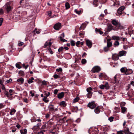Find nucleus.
Instances as JSON below:
<instances>
[{"label":"nucleus","mask_w":134,"mask_h":134,"mask_svg":"<svg viewBox=\"0 0 134 134\" xmlns=\"http://www.w3.org/2000/svg\"><path fill=\"white\" fill-rule=\"evenodd\" d=\"M100 70L101 69L99 66H95L93 68L92 71L93 73L97 72L100 71Z\"/></svg>","instance_id":"1"},{"label":"nucleus","mask_w":134,"mask_h":134,"mask_svg":"<svg viewBox=\"0 0 134 134\" xmlns=\"http://www.w3.org/2000/svg\"><path fill=\"white\" fill-rule=\"evenodd\" d=\"M107 26V30L108 31H110L112 30H115V27L114 28L113 26L111 24H108Z\"/></svg>","instance_id":"2"},{"label":"nucleus","mask_w":134,"mask_h":134,"mask_svg":"<svg viewBox=\"0 0 134 134\" xmlns=\"http://www.w3.org/2000/svg\"><path fill=\"white\" fill-rule=\"evenodd\" d=\"M125 7L124 6H122L120 7L117 10V12L118 14L120 15H121L123 11L125 9Z\"/></svg>","instance_id":"3"},{"label":"nucleus","mask_w":134,"mask_h":134,"mask_svg":"<svg viewBox=\"0 0 134 134\" xmlns=\"http://www.w3.org/2000/svg\"><path fill=\"white\" fill-rule=\"evenodd\" d=\"M5 8L6 10L7 13H9L12 9V7L8 3H7L5 5Z\"/></svg>","instance_id":"4"},{"label":"nucleus","mask_w":134,"mask_h":134,"mask_svg":"<svg viewBox=\"0 0 134 134\" xmlns=\"http://www.w3.org/2000/svg\"><path fill=\"white\" fill-rule=\"evenodd\" d=\"M41 124L40 123L37 124V125L34 126L32 128L34 131H36L40 129V126H41Z\"/></svg>","instance_id":"5"},{"label":"nucleus","mask_w":134,"mask_h":134,"mask_svg":"<svg viewBox=\"0 0 134 134\" xmlns=\"http://www.w3.org/2000/svg\"><path fill=\"white\" fill-rule=\"evenodd\" d=\"M86 45L89 48L91 47L92 45V42L88 40H86Z\"/></svg>","instance_id":"6"},{"label":"nucleus","mask_w":134,"mask_h":134,"mask_svg":"<svg viewBox=\"0 0 134 134\" xmlns=\"http://www.w3.org/2000/svg\"><path fill=\"white\" fill-rule=\"evenodd\" d=\"M88 106L90 108L93 109L96 107V105L94 102L89 103L88 104Z\"/></svg>","instance_id":"7"},{"label":"nucleus","mask_w":134,"mask_h":134,"mask_svg":"<svg viewBox=\"0 0 134 134\" xmlns=\"http://www.w3.org/2000/svg\"><path fill=\"white\" fill-rule=\"evenodd\" d=\"M61 24L60 23H58L56 24L54 26V28L56 30H59L61 27Z\"/></svg>","instance_id":"8"},{"label":"nucleus","mask_w":134,"mask_h":134,"mask_svg":"<svg viewBox=\"0 0 134 134\" xmlns=\"http://www.w3.org/2000/svg\"><path fill=\"white\" fill-rule=\"evenodd\" d=\"M119 55L117 54H114L113 55L112 58L113 60H117L119 59Z\"/></svg>","instance_id":"9"},{"label":"nucleus","mask_w":134,"mask_h":134,"mask_svg":"<svg viewBox=\"0 0 134 134\" xmlns=\"http://www.w3.org/2000/svg\"><path fill=\"white\" fill-rule=\"evenodd\" d=\"M51 44L52 42H51L50 41L49 42H47L45 43L44 45L43 46L44 47L48 48L50 47Z\"/></svg>","instance_id":"10"},{"label":"nucleus","mask_w":134,"mask_h":134,"mask_svg":"<svg viewBox=\"0 0 134 134\" xmlns=\"http://www.w3.org/2000/svg\"><path fill=\"white\" fill-rule=\"evenodd\" d=\"M126 53V51H120L119 53V57H121L123 56H125Z\"/></svg>","instance_id":"11"},{"label":"nucleus","mask_w":134,"mask_h":134,"mask_svg":"<svg viewBox=\"0 0 134 134\" xmlns=\"http://www.w3.org/2000/svg\"><path fill=\"white\" fill-rule=\"evenodd\" d=\"M133 71L132 70L129 69H126L125 74L126 75H129L132 73Z\"/></svg>","instance_id":"12"},{"label":"nucleus","mask_w":134,"mask_h":134,"mask_svg":"<svg viewBox=\"0 0 134 134\" xmlns=\"http://www.w3.org/2000/svg\"><path fill=\"white\" fill-rule=\"evenodd\" d=\"M112 24L116 27L118 25L119 23L118 21L114 19L111 22Z\"/></svg>","instance_id":"13"},{"label":"nucleus","mask_w":134,"mask_h":134,"mask_svg":"<svg viewBox=\"0 0 134 134\" xmlns=\"http://www.w3.org/2000/svg\"><path fill=\"white\" fill-rule=\"evenodd\" d=\"M64 95V92H61L58 94L57 97L59 99H61L63 97Z\"/></svg>","instance_id":"14"},{"label":"nucleus","mask_w":134,"mask_h":134,"mask_svg":"<svg viewBox=\"0 0 134 134\" xmlns=\"http://www.w3.org/2000/svg\"><path fill=\"white\" fill-rule=\"evenodd\" d=\"M117 26L115 27V30L117 31L119 29H123V26L119 23Z\"/></svg>","instance_id":"15"},{"label":"nucleus","mask_w":134,"mask_h":134,"mask_svg":"<svg viewBox=\"0 0 134 134\" xmlns=\"http://www.w3.org/2000/svg\"><path fill=\"white\" fill-rule=\"evenodd\" d=\"M121 38H120L119 37L116 36H114L112 37V39L114 40H120Z\"/></svg>","instance_id":"16"},{"label":"nucleus","mask_w":134,"mask_h":134,"mask_svg":"<svg viewBox=\"0 0 134 134\" xmlns=\"http://www.w3.org/2000/svg\"><path fill=\"white\" fill-rule=\"evenodd\" d=\"M27 130L26 129L21 130L20 132L21 134H26Z\"/></svg>","instance_id":"17"},{"label":"nucleus","mask_w":134,"mask_h":134,"mask_svg":"<svg viewBox=\"0 0 134 134\" xmlns=\"http://www.w3.org/2000/svg\"><path fill=\"white\" fill-rule=\"evenodd\" d=\"M16 111V110L14 109H11L10 114L11 115H13L15 113Z\"/></svg>","instance_id":"18"},{"label":"nucleus","mask_w":134,"mask_h":134,"mask_svg":"<svg viewBox=\"0 0 134 134\" xmlns=\"http://www.w3.org/2000/svg\"><path fill=\"white\" fill-rule=\"evenodd\" d=\"M123 132L125 134H129V128H125L123 131Z\"/></svg>","instance_id":"19"},{"label":"nucleus","mask_w":134,"mask_h":134,"mask_svg":"<svg viewBox=\"0 0 134 134\" xmlns=\"http://www.w3.org/2000/svg\"><path fill=\"white\" fill-rule=\"evenodd\" d=\"M86 91L88 93H93L92 92V89L90 87L87 88L86 89Z\"/></svg>","instance_id":"20"},{"label":"nucleus","mask_w":134,"mask_h":134,"mask_svg":"<svg viewBox=\"0 0 134 134\" xmlns=\"http://www.w3.org/2000/svg\"><path fill=\"white\" fill-rule=\"evenodd\" d=\"M121 112L124 113L127 110V109L125 107H121Z\"/></svg>","instance_id":"21"},{"label":"nucleus","mask_w":134,"mask_h":134,"mask_svg":"<svg viewBox=\"0 0 134 134\" xmlns=\"http://www.w3.org/2000/svg\"><path fill=\"white\" fill-rule=\"evenodd\" d=\"M49 108L51 111H53L54 109V106L52 105H50L49 106Z\"/></svg>","instance_id":"22"},{"label":"nucleus","mask_w":134,"mask_h":134,"mask_svg":"<svg viewBox=\"0 0 134 134\" xmlns=\"http://www.w3.org/2000/svg\"><path fill=\"white\" fill-rule=\"evenodd\" d=\"M17 81L19 82L22 83H23L24 81V80L23 78H20L17 80Z\"/></svg>","instance_id":"23"},{"label":"nucleus","mask_w":134,"mask_h":134,"mask_svg":"<svg viewBox=\"0 0 134 134\" xmlns=\"http://www.w3.org/2000/svg\"><path fill=\"white\" fill-rule=\"evenodd\" d=\"M126 69V68L125 67L122 68L120 69L121 72L122 73L124 72L125 73Z\"/></svg>","instance_id":"24"},{"label":"nucleus","mask_w":134,"mask_h":134,"mask_svg":"<svg viewBox=\"0 0 134 134\" xmlns=\"http://www.w3.org/2000/svg\"><path fill=\"white\" fill-rule=\"evenodd\" d=\"M34 80V78L32 77L31 78V79H29L28 81V82L29 83H32L33 82V80Z\"/></svg>","instance_id":"25"},{"label":"nucleus","mask_w":134,"mask_h":134,"mask_svg":"<svg viewBox=\"0 0 134 134\" xmlns=\"http://www.w3.org/2000/svg\"><path fill=\"white\" fill-rule=\"evenodd\" d=\"M65 6L66 9H68L70 8V6L69 4L68 3L66 2L65 4Z\"/></svg>","instance_id":"26"},{"label":"nucleus","mask_w":134,"mask_h":134,"mask_svg":"<svg viewBox=\"0 0 134 134\" xmlns=\"http://www.w3.org/2000/svg\"><path fill=\"white\" fill-rule=\"evenodd\" d=\"M79 99V97H76L74 99L73 101V103H75L77 102Z\"/></svg>","instance_id":"27"},{"label":"nucleus","mask_w":134,"mask_h":134,"mask_svg":"<svg viewBox=\"0 0 134 134\" xmlns=\"http://www.w3.org/2000/svg\"><path fill=\"white\" fill-rule=\"evenodd\" d=\"M60 105H62L63 107H65L66 106V104L64 101H62L60 103Z\"/></svg>","instance_id":"28"},{"label":"nucleus","mask_w":134,"mask_h":134,"mask_svg":"<svg viewBox=\"0 0 134 134\" xmlns=\"http://www.w3.org/2000/svg\"><path fill=\"white\" fill-rule=\"evenodd\" d=\"M104 85L105 86V88L106 89H108L109 88V87L107 82H106L105 85Z\"/></svg>","instance_id":"29"},{"label":"nucleus","mask_w":134,"mask_h":134,"mask_svg":"<svg viewBox=\"0 0 134 134\" xmlns=\"http://www.w3.org/2000/svg\"><path fill=\"white\" fill-rule=\"evenodd\" d=\"M95 112L97 114H98L99 113L100 111L98 107L96 108L94 110Z\"/></svg>","instance_id":"30"},{"label":"nucleus","mask_w":134,"mask_h":134,"mask_svg":"<svg viewBox=\"0 0 134 134\" xmlns=\"http://www.w3.org/2000/svg\"><path fill=\"white\" fill-rule=\"evenodd\" d=\"M93 93H88L87 94V96L88 98H91Z\"/></svg>","instance_id":"31"},{"label":"nucleus","mask_w":134,"mask_h":134,"mask_svg":"<svg viewBox=\"0 0 134 134\" xmlns=\"http://www.w3.org/2000/svg\"><path fill=\"white\" fill-rule=\"evenodd\" d=\"M47 97L46 96H44V98L43 99V101L46 103H47L48 102V100L47 99Z\"/></svg>","instance_id":"32"},{"label":"nucleus","mask_w":134,"mask_h":134,"mask_svg":"<svg viewBox=\"0 0 134 134\" xmlns=\"http://www.w3.org/2000/svg\"><path fill=\"white\" fill-rule=\"evenodd\" d=\"M75 11L76 13L78 15H80L81 13V10L78 11L77 9H75Z\"/></svg>","instance_id":"33"},{"label":"nucleus","mask_w":134,"mask_h":134,"mask_svg":"<svg viewBox=\"0 0 134 134\" xmlns=\"http://www.w3.org/2000/svg\"><path fill=\"white\" fill-rule=\"evenodd\" d=\"M112 45V43L111 42H107V46L108 47H110Z\"/></svg>","instance_id":"34"},{"label":"nucleus","mask_w":134,"mask_h":134,"mask_svg":"<svg viewBox=\"0 0 134 134\" xmlns=\"http://www.w3.org/2000/svg\"><path fill=\"white\" fill-rule=\"evenodd\" d=\"M81 62L82 64H85L86 63V60L85 59H83L82 60Z\"/></svg>","instance_id":"35"},{"label":"nucleus","mask_w":134,"mask_h":134,"mask_svg":"<svg viewBox=\"0 0 134 134\" xmlns=\"http://www.w3.org/2000/svg\"><path fill=\"white\" fill-rule=\"evenodd\" d=\"M71 44V46H74L75 45V42L73 40H71L70 42Z\"/></svg>","instance_id":"36"},{"label":"nucleus","mask_w":134,"mask_h":134,"mask_svg":"<svg viewBox=\"0 0 134 134\" xmlns=\"http://www.w3.org/2000/svg\"><path fill=\"white\" fill-rule=\"evenodd\" d=\"M4 94L7 97H9V94L8 91H5L4 92Z\"/></svg>","instance_id":"37"},{"label":"nucleus","mask_w":134,"mask_h":134,"mask_svg":"<svg viewBox=\"0 0 134 134\" xmlns=\"http://www.w3.org/2000/svg\"><path fill=\"white\" fill-rule=\"evenodd\" d=\"M114 44L116 46H118L119 44V43L118 41H115V42L114 43Z\"/></svg>","instance_id":"38"},{"label":"nucleus","mask_w":134,"mask_h":134,"mask_svg":"<svg viewBox=\"0 0 134 134\" xmlns=\"http://www.w3.org/2000/svg\"><path fill=\"white\" fill-rule=\"evenodd\" d=\"M56 71H57L58 72H59V71H62V68H59L58 69H57L56 70Z\"/></svg>","instance_id":"39"},{"label":"nucleus","mask_w":134,"mask_h":134,"mask_svg":"<svg viewBox=\"0 0 134 134\" xmlns=\"http://www.w3.org/2000/svg\"><path fill=\"white\" fill-rule=\"evenodd\" d=\"M16 67L18 69H20L21 68V66L18 63H17L16 64Z\"/></svg>","instance_id":"40"},{"label":"nucleus","mask_w":134,"mask_h":134,"mask_svg":"<svg viewBox=\"0 0 134 134\" xmlns=\"http://www.w3.org/2000/svg\"><path fill=\"white\" fill-rule=\"evenodd\" d=\"M99 87L102 89H104L105 88V86L103 85H101L99 86Z\"/></svg>","instance_id":"41"},{"label":"nucleus","mask_w":134,"mask_h":134,"mask_svg":"<svg viewBox=\"0 0 134 134\" xmlns=\"http://www.w3.org/2000/svg\"><path fill=\"white\" fill-rule=\"evenodd\" d=\"M114 117L111 116L109 118L108 120L110 122H112L113 121Z\"/></svg>","instance_id":"42"},{"label":"nucleus","mask_w":134,"mask_h":134,"mask_svg":"<svg viewBox=\"0 0 134 134\" xmlns=\"http://www.w3.org/2000/svg\"><path fill=\"white\" fill-rule=\"evenodd\" d=\"M24 44V43L21 42H19L18 45L19 46H21Z\"/></svg>","instance_id":"43"},{"label":"nucleus","mask_w":134,"mask_h":134,"mask_svg":"<svg viewBox=\"0 0 134 134\" xmlns=\"http://www.w3.org/2000/svg\"><path fill=\"white\" fill-rule=\"evenodd\" d=\"M47 128L46 124H45L44 125H42V126L41 129H46Z\"/></svg>","instance_id":"44"},{"label":"nucleus","mask_w":134,"mask_h":134,"mask_svg":"<svg viewBox=\"0 0 134 134\" xmlns=\"http://www.w3.org/2000/svg\"><path fill=\"white\" fill-rule=\"evenodd\" d=\"M86 25L85 23H83L81 25L80 27L81 29H83V28H84L85 27H86Z\"/></svg>","instance_id":"45"},{"label":"nucleus","mask_w":134,"mask_h":134,"mask_svg":"<svg viewBox=\"0 0 134 134\" xmlns=\"http://www.w3.org/2000/svg\"><path fill=\"white\" fill-rule=\"evenodd\" d=\"M64 49L63 47H60L58 49V51L59 52H60L62 51Z\"/></svg>","instance_id":"46"},{"label":"nucleus","mask_w":134,"mask_h":134,"mask_svg":"<svg viewBox=\"0 0 134 134\" xmlns=\"http://www.w3.org/2000/svg\"><path fill=\"white\" fill-rule=\"evenodd\" d=\"M53 77L54 78L56 79L59 78V76L58 75L55 74L53 75Z\"/></svg>","instance_id":"47"},{"label":"nucleus","mask_w":134,"mask_h":134,"mask_svg":"<svg viewBox=\"0 0 134 134\" xmlns=\"http://www.w3.org/2000/svg\"><path fill=\"white\" fill-rule=\"evenodd\" d=\"M3 21V19L2 18H0V26L2 25Z\"/></svg>","instance_id":"48"},{"label":"nucleus","mask_w":134,"mask_h":134,"mask_svg":"<svg viewBox=\"0 0 134 134\" xmlns=\"http://www.w3.org/2000/svg\"><path fill=\"white\" fill-rule=\"evenodd\" d=\"M42 85H46L47 83L46 81H43L42 82Z\"/></svg>","instance_id":"49"},{"label":"nucleus","mask_w":134,"mask_h":134,"mask_svg":"<svg viewBox=\"0 0 134 134\" xmlns=\"http://www.w3.org/2000/svg\"><path fill=\"white\" fill-rule=\"evenodd\" d=\"M60 40L61 41L63 42H65V41H67V40L64 39L62 38L61 37H60Z\"/></svg>","instance_id":"50"},{"label":"nucleus","mask_w":134,"mask_h":134,"mask_svg":"<svg viewBox=\"0 0 134 134\" xmlns=\"http://www.w3.org/2000/svg\"><path fill=\"white\" fill-rule=\"evenodd\" d=\"M95 31L96 33H99L100 31V30L99 29H98L97 28H96L95 29Z\"/></svg>","instance_id":"51"},{"label":"nucleus","mask_w":134,"mask_h":134,"mask_svg":"<svg viewBox=\"0 0 134 134\" xmlns=\"http://www.w3.org/2000/svg\"><path fill=\"white\" fill-rule=\"evenodd\" d=\"M30 93L31 94V96L33 97L34 96V93H33L32 91H30Z\"/></svg>","instance_id":"52"},{"label":"nucleus","mask_w":134,"mask_h":134,"mask_svg":"<svg viewBox=\"0 0 134 134\" xmlns=\"http://www.w3.org/2000/svg\"><path fill=\"white\" fill-rule=\"evenodd\" d=\"M104 50L105 52L107 51L108 50V47L107 46V47H105L104 48Z\"/></svg>","instance_id":"53"},{"label":"nucleus","mask_w":134,"mask_h":134,"mask_svg":"<svg viewBox=\"0 0 134 134\" xmlns=\"http://www.w3.org/2000/svg\"><path fill=\"white\" fill-rule=\"evenodd\" d=\"M3 10L2 9H0V14H3Z\"/></svg>","instance_id":"54"},{"label":"nucleus","mask_w":134,"mask_h":134,"mask_svg":"<svg viewBox=\"0 0 134 134\" xmlns=\"http://www.w3.org/2000/svg\"><path fill=\"white\" fill-rule=\"evenodd\" d=\"M80 43V41H77L76 43V45L77 47H79V45Z\"/></svg>","instance_id":"55"},{"label":"nucleus","mask_w":134,"mask_h":134,"mask_svg":"<svg viewBox=\"0 0 134 134\" xmlns=\"http://www.w3.org/2000/svg\"><path fill=\"white\" fill-rule=\"evenodd\" d=\"M4 105L2 103H0V109L3 108L4 107Z\"/></svg>","instance_id":"56"},{"label":"nucleus","mask_w":134,"mask_h":134,"mask_svg":"<svg viewBox=\"0 0 134 134\" xmlns=\"http://www.w3.org/2000/svg\"><path fill=\"white\" fill-rule=\"evenodd\" d=\"M49 52L51 54H53V52L52 51L50 48L49 49Z\"/></svg>","instance_id":"57"},{"label":"nucleus","mask_w":134,"mask_h":134,"mask_svg":"<svg viewBox=\"0 0 134 134\" xmlns=\"http://www.w3.org/2000/svg\"><path fill=\"white\" fill-rule=\"evenodd\" d=\"M48 14L49 16H51V15L52 14V12L51 11H49L48 12Z\"/></svg>","instance_id":"58"},{"label":"nucleus","mask_w":134,"mask_h":134,"mask_svg":"<svg viewBox=\"0 0 134 134\" xmlns=\"http://www.w3.org/2000/svg\"><path fill=\"white\" fill-rule=\"evenodd\" d=\"M103 76V74L102 73H100L99 75V78H101Z\"/></svg>","instance_id":"59"},{"label":"nucleus","mask_w":134,"mask_h":134,"mask_svg":"<svg viewBox=\"0 0 134 134\" xmlns=\"http://www.w3.org/2000/svg\"><path fill=\"white\" fill-rule=\"evenodd\" d=\"M12 81V79H10L9 80H7L6 81L7 82V83H9L10 82Z\"/></svg>","instance_id":"60"},{"label":"nucleus","mask_w":134,"mask_h":134,"mask_svg":"<svg viewBox=\"0 0 134 134\" xmlns=\"http://www.w3.org/2000/svg\"><path fill=\"white\" fill-rule=\"evenodd\" d=\"M64 37V33H62L61 35L60 36V37H61L62 38V37Z\"/></svg>","instance_id":"61"},{"label":"nucleus","mask_w":134,"mask_h":134,"mask_svg":"<svg viewBox=\"0 0 134 134\" xmlns=\"http://www.w3.org/2000/svg\"><path fill=\"white\" fill-rule=\"evenodd\" d=\"M126 103L124 102H122L121 103V106H124L125 105Z\"/></svg>","instance_id":"62"},{"label":"nucleus","mask_w":134,"mask_h":134,"mask_svg":"<svg viewBox=\"0 0 134 134\" xmlns=\"http://www.w3.org/2000/svg\"><path fill=\"white\" fill-rule=\"evenodd\" d=\"M45 94L46 96V97L50 95V93L48 92L47 93H45Z\"/></svg>","instance_id":"63"},{"label":"nucleus","mask_w":134,"mask_h":134,"mask_svg":"<svg viewBox=\"0 0 134 134\" xmlns=\"http://www.w3.org/2000/svg\"><path fill=\"white\" fill-rule=\"evenodd\" d=\"M122 131H118L117 132V134H122Z\"/></svg>","instance_id":"64"}]
</instances>
